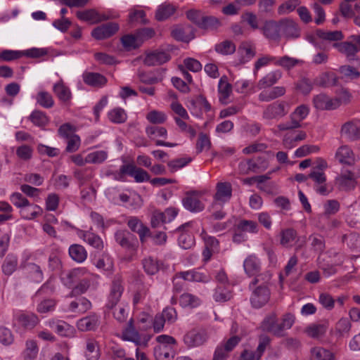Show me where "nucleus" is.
Here are the masks:
<instances>
[{"label": "nucleus", "instance_id": "f257e3e1", "mask_svg": "<svg viewBox=\"0 0 360 360\" xmlns=\"http://www.w3.org/2000/svg\"><path fill=\"white\" fill-rule=\"evenodd\" d=\"M266 281H260L259 285L253 291L250 301L252 305L255 308H261L265 305L269 300L270 291L266 285H264Z\"/></svg>", "mask_w": 360, "mask_h": 360}, {"label": "nucleus", "instance_id": "f03ea898", "mask_svg": "<svg viewBox=\"0 0 360 360\" xmlns=\"http://www.w3.org/2000/svg\"><path fill=\"white\" fill-rule=\"evenodd\" d=\"M119 25L116 22H107L95 27L91 36L96 40H103L111 37L119 30Z\"/></svg>", "mask_w": 360, "mask_h": 360}, {"label": "nucleus", "instance_id": "7ed1b4c3", "mask_svg": "<svg viewBox=\"0 0 360 360\" xmlns=\"http://www.w3.org/2000/svg\"><path fill=\"white\" fill-rule=\"evenodd\" d=\"M170 55L160 50H155L146 54L143 63L148 66L160 65L170 59Z\"/></svg>", "mask_w": 360, "mask_h": 360}, {"label": "nucleus", "instance_id": "20e7f679", "mask_svg": "<svg viewBox=\"0 0 360 360\" xmlns=\"http://www.w3.org/2000/svg\"><path fill=\"white\" fill-rule=\"evenodd\" d=\"M207 334L205 330H192L184 337L185 343L189 347L202 345L207 340Z\"/></svg>", "mask_w": 360, "mask_h": 360}, {"label": "nucleus", "instance_id": "39448f33", "mask_svg": "<svg viewBox=\"0 0 360 360\" xmlns=\"http://www.w3.org/2000/svg\"><path fill=\"white\" fill-rule=\"evenodd\" d=\"M195 31L196 30L191 25H188L185 28L176 27L172 30L171 35L178 41L188 43L195 38Z\"/></svg>", "mask_w": 360, "mask_h": 360}, {"label": "nucleus", "instance_id": "423d86ee", "mask_svg": "<svg viewBox=\"0 0 360 360\" xmlns=\"http://www.w3.org/2000/svg\"><path fill=\"white\" fill-rule=\"evenodd\" d=\"M264 35L269 39L278 41L281 38L280 21L267 20L262 28Z\"/></svg>", "mask_w": 360, "mask_h": 360}, {"label": "nucleus", "instance_id": "0eeeda50", "mask_svg": "<svg viewBox=\"0 0 360 360\" xmlns=\"http://www.w3.org/2000/svg\"><path fill=\"white\" fill-rule=\"evenodd\" d=\"M333 46L337 48L341 53L345 54L349 60H356L359 62V59L356 58L358 48L352 41L336 42L333 44Z\"/></svg>", "mask_w": 360, "mask_h": 360}, {"label": "nucleus", "instance_id": "6e6552de", "mask_svg": "<svg viewBox=\"0 0 360 360\" xmlns=\"http://www.w3.org/2000/svg\"><path fill=\"white\" fill-rule=\"evenodd\" d=\"M244 269L250 276H255V278L252 281V284L255 285L264 281V277L262 274H257L259 271V266L256 260L253 258H248L244 262Z\"/></svg>", "mask_w": 360, "mask_h": 360}, {"label": "nucleus", "instance_id": "1a4fd4ad", "mask_svg": "<svg viewBox=\"0 0 360 360\" xmlns=\"http://www.w3.org/2000/svg\"><path fill=\"white\" fill-rule=\"evenodd\" d=\"M281 30L287 38H297L300 35L298 25L290 19L280 20Z\"/></svg>", "mask_w": 360, "mask_h": 360}, {"label": "nucleus", "instance_id": "9d476101", "mask_svg": "<svg viewBox=\"0 0 360 360\" xmlns=\"http://www.w3.org/2000/svg\"><path fill=\"white\" fill-rule=\"evenodd\" d=\"M314 103L316 108L319 110H330L336 108L340 104V99L330 100L325 94L317 95L314 98Z\"/></svg>", "mask_w": 360, "mask_h": 360}, {"label": "nucleus", "instance_id": "9b49d317", "mask_svg": "<svg viewBox=\"0 0 360 360\" xmlns=\"http://www.w3.org/2000/svg\"><path fill=\"white\" fill-rule=\"evenodd\" d=\"M341 135L351 141H356L360 139V127L352 122H347L342 127Z\"/></svg>", "mask_w": 360, "mask_h": 360}, {"label": "nucleus", "instance_id": "f8f14e48", "mask_svg": "<svg viewBox=\"0 0 360 360\" xmlns=\"http://www.w3.org/2000/svg\"><path fill=\"white\" fill-rule=\"evenodd\" d=\"M336 184L340 190L349 191L354 188L356 184L354 174L352 172L347 171L346 174H341L336 178Z\"/></svg>", "mask_w": 360, "mask_h": 360}, {"label": "nucleus", "instance_id": "ddd939ff", "mask_svg": "<svg viewBox=\"0 0 360 360\" xmlns=\"http://www.w3.org/2000/svg\"><path fill=\"white\" fill-rule=\"evenodd\" d=\"M335 158L341 163L352 165L354 163V155L352 150L347 146L340 147L336 152Z\"/></svg>", "mask_w": 360, "mask_h": 360}, {"label": "nucleus", "instance_id": "4468645a", "mask_svg": "<svg viewBox=\"0 0 360 360\" xmlns=\"http://www.w3.org/2000/svg\"><path fill=\"white\" fill-rule=\"evenodd\" d=\"M84 83L94 87H100L107 83L106 77L98 72H85L83 75Z\"/></svg>", "mask_w": 360, "mask_h": 360}, {"label": "nucleus", "instance_id": "2eb2a0df", "mask_svg": "<svg viewBox=\"0 0 360 360\" xmlns=\"http://www.w3.org/2000/svg\"><path fill=\"white\" fill-rule=\"evenodd\" d=\"M182 202L185 208L191 212L201 211L203 209L201 202L193 193H187Z\"/></svg>", "mask_w": 360, "mask_h": 360}, {"label": "nucleus", "instance_id": "dca6fc26", "mask_svg": "<svg viewBox=\"0 0 360 360\" xmlns=\"http://www.w3.org/2000/svg\"><path fill=\"white\" fill-rule=\"evenodd\" d=\"M286 114L283 103H274L267 106L264 111V117L267 119H274L277 116H283Z\"/></svg>", "mask_w": 360, "mask_h": 360}, {"label": "nucleus", "instance_id": "f3484780", "mask_svg": "<svg viewBox=\"0 0 360 360\" xmlns=\"http://www.w3.org/2000/svg\"><path fill=\"white\" fill-rule=\"evenodd\" d=\"M128 226L134 232H137L139 234L141 243H144L146 236H150V231L149 229L144 226L143 224L140 223L136 218H132L128 221Z\"/></svg>", "mask_w": 360, "mask_h": 360}, {"label": "nucleus", "instance_id": "a211bd4d", "mask_svg": "<svg viewBox=\"0 0 360 360\" xmlns=\"http://www.w3.org/2000/svg\"><path fill=\"white\" fill-rule=\"evenodd\" d=\"M231 186L227 182H220L217 185V193L214 199L218 201L224 202L231 197Z\"/></svg>", "mask_w": 360, "mask_h": 360}, {"label": "nucleus", "instance_id": "6ab92c4d", "mask_svg": "<svg viewBox=\"0 0 360 360\" xmlns=\"http://www.w3.org/2000/svg\"><path fill=\"white\" fill-rule=\"evenodd\" d=\"M176 11V8L169 4L160 5L155 13V19L158 21H163L169 18Z\"/></svg>", "mask_w": 360, "mask_h": 360}, {"label": "nucleus", "instance_id": "aec40b11", "mask_svg": "<svg viewBox=\"0 0 360 360\" xmlns=\"http://www.w3.org/2000/svg\"><path fill=\"white\" fill-rule=\"evenodd\" d=\"M285 92V89L283 86L274 87L271 91H263L259 95V99L261 101L269 102L279 96H283Z\"/></svg>", "mask_w": 360, "mask_h": 360}, {"label": "nucleus", "instance_id": "412c9836", "mask_svg": "<svg viewBox=\"0 0 360 360\" xmlns=\"http://www.w3.org/2000/svg\"><path fill=\"white\" fill-rule=\"evenodd\" d=\"M122 293V288L119 281H115L112 283V289L110 294V300L107 304L109 309L113 308L119 302Z\"/></svg>", "mask_w": 360, "mask_h": 360}, {"label": "nucleus", "instance_id": "4be33fe9", "mask_svg": "<svg viewBox=\"0 0 360 360\" xmlns=\"http://www.w3.org/2000/svg\"><path fill=\"white\" fill-rule=\"evenodd\" d=\"M18 321L24 328L32 329L38 323L39 319L33 314H22L18 317Z\"/></svg>", "mask_w": 360, "mask_h": 360}, {"label": "nucleus", "instance_id": "5701e85b", "mask_svg": "<svg viewBox=\"0 0 360 360\" xmlns=\"http://www.w3.org/2000/svg\"><path fill=\"white\" fill-rule=\"evenodd\" d=\"M316 35L317 37L321 39L328 40L330 41H340L342 40L344 37L341 31L336 30L326 32L320 29L316 30Z\"/></svg>", "mask_w": 360, "mask_h": 360}, {"label": "nucleus", "instance_id": "b1692460", "mask_svg": "<svg viewBox=\"0 0 360 360\" xmlns=\"http://www.w3.org/2000/svg\"><path fill=\"white\" fill-rule=\"evenodd\" d=\"M121 42L123 47L127 51L138 49L141 45L140 44V39H138L136 34L124 35L121 38Z\"/></svg>", "mask_w": 360, "mask_h": 360}, {"label": "nucleus", "instance_id": "393cba45", "mask_svg": "<svg viewBox=\"0 0 360 360\" xmlns=\"http://www.w3.org/2000/svg\"><path fill=\"white\" fill-rule=\"evenodd\" d=\"M53 91L58 98L63 102L68 101L71 98V92L69 88L65 86L62 81L53 86Z\"/></svg>", "mask_w": 360, "mask_h": 360}, {"label": "nucleus", "instance_id": "a878e982", "mask_svg": "<svg viewBox=\"0 0 360 360\" xmlns=\"http://www.w3.org/2000/svg\"><path fill=\"white\" fill-rule=\"evenodd\" d=\"M70 257L77 262H82L86 258V252L80 245H72L69 249Z\"/></svg>", "mask_w": 360, "mask_h": 360}, {"label": "nucleus", "instance_id": "bb28decb", "mask_svg": "<svg viewBox=\"0 0 360 360\" xmlns=\"http://www.w3.org/2000/svg\"><path fill=\"white\" fill-rule=\"evenodd\" d=\"M221 26L220 20L212 15H204L199 28L202 30H217Z\"/></svg>", "mask_w": 360, "mask_h": 360}, {"label": "nucleus", "instance_id": "cd10ccee", "mask_svg": "<svg viewBox=\"0 0 360 360\" xmlns=\"http://www.w3.org/2000/svg\"><path fill=\"white\" fill-rule=\"evenodd\" d=\"M98 319L96 316H88L81 319L78 323V328L82 331L94 330L97 325Z\"/></svg>", "mask_w": 360, "mask_h": 360}, {"label": "nucleus", "instance_id": "c85d7f7f", "mask_svg": "<svg viewBox=\"0 0 360 360\" xmlns=\"http://www.w3.org/2000/svg\"><path fill=\"white\" fill-rule=\"evenodd\" d=\"M232 90L231 84L226 82V77H222L219 84V91L221 94L219 101L222 103H226L225 100L229 96Z\"/></svg>", "mask_w": 360, "mask_h": 360}, {"label": "nucleus", "instance_id": "c756f323", "mask_svg": "<svg viewBox=\"0 0 360 360\" xmlns=\"http://www.w3.org/2000/svg\"><path fill=\"white\" fill-rule=\"evenodd\" d=\"M215 51L224 55L232 54L236 51V46L231 41L226 40L217 44L215 46Z\"/></svg>", "mask_w": 360, "mask_h": 360}, {"label": "nucleus", "instance_id": "7c9ffc66", "mask_svg": "<svg viewBox=\"0 0 360 360\" xmlns=\"http://www.w3.org/2000/svg\"><path fill=\"white\" fill-rule=\"evenodd\" d=\"M342 240L343 243H346L350 248L360 250V236L358 234L355 233L345 234L342 236Z\"/></svg>", "mask_w": 360, "mask_h": 360}, {"label": "nucleus", "instance_id": "2f4dec72", "mask_svg": "<svg viewBox=\"0 0 360 360\" xmlns=\"http://www.w3.org/2000/svg\"><path fill=\"white\" fill-rule=\"evenodd\" d=\"M312 355L317 360H334V354L330 351L322 347H316L311 349Z\"/></svg>", "mask_w": 360, "mask_h": 360}, {"label": "nucleus", "instance_id": "473e14b6", "mask_svg": "<svg viewBox=\"0 0 360 360\" xmlns=\"http://www.w3.org/2000/svg\"><path fill=\"white\" fill-rule=\"evenodd\" d=\"M281 75L276 72H272L266 75L259 81L257 86L259 89H265L274 84L280 78Z\"/></svg>", "mask_w": 360, "mask_h": 360}, {"label": "nucleus", "instance_id": "72a5a7b5", "mask_svg": "<svg viewBox=\"0 0 360 360\" xmlns=\"http://www.w3.org/2000/svg\"><path fill=\"white\" fill-rule=\"evenodd\" d=\"M37 103L41 106L49 108L53 105V100L51 94L46 91H40L37 97Z\"/></svg>", "mask_w": 360, "mask_h": 360}, {"label": "nucleus", "instance_id": "f704fd0d", "mask_svg": "<svg viewBox=\"0 0 360 360\" xmlns=\"http://www.w3.org/2000/svg\"><path fill=\"white\" fill-rule=\"evenodd\" d=\"M109 119L115 123H123L126 121L127 115L122 108H115L109 112Z\"/></svg>", "mask_w": 360, "mask_h": 360}, {"label": "nucleus", "instance_id": "c9c22d12", "mask_svg": "<svg viewBox=\"0 0 360 360\" xmlns=\"http://www.w3.org/2000/svg\"><path fill=\"white\" fill-rule=\"evenodd\" d=\"M30 120L31 121L39 127H43L45 126L48 122L49 119L46 117V115L41 112V111H34L31 115H30Z\"/></svg>", "mask_w": 360, "mask_h": 360}, {"label": "nucleus", "instance_id": "e433bc0d", "mask_svg": "<svg viewBox=\"0 0 360 360\" xmlns=\"http://www.w3.org/2000/svg\"><path fill=\"white\" fill-rule=\"evenodd\" d=\"M297 236V233L293 229H287L281 232V244L283 245H288L293 241Z\"/></svg>", "mask_w": 360, "mask_h": 360}, {"label": "nucleus", "instance_id": "4c0bfd02", "mask_svg": "<svg viewBox=\"0 0 360 360\" xmlns=\"http://www.w3.org/2000/svg\"><path fill=\"white\" fill-rule=\"evenodd\" d=\"M146 13L142 10H135L129 14V22L134 23L140 22L143 25L148 23V20L145 18Z\"/></svg>", "mask_w": 360, "mask_h": 360}, {"label": "nucleus", "instance_id": "58836bf2", "mask_svg": "<svg viewBox=\"0 0 360 360\" xmlns=\"http://www.w3.org/2000/svg\"><path fill=\"white\" fill-rule=\"evenodd\" d=\"M18 260L15 257H7L2 265V271L6 275H11L16 269Z\"/></svg>", "mask_w": 360, "mask_h": 360}, {"label": "nucleus", "instance_id": "ea45409f", "mask_svg": "<svg viewBox=\"0 0 360 360\" xmlns=\"http://www.w3.org/2000/svg\"><path fill=\"white\" fill-rule=\"evenodd\" d=\"M146 118L150 122L157 124L164 123L167 117L163 112L153 110L147 114Z\"/></svg>", "mask_w": 360, "mask_h": 360}, {"label": "nucleus", "instance_id": "a19ab883", "mask_svg": "<svg viewBox=\"0 0 360 360\" xmlns=\"http://www.w3.org/2000/svg\"><path fill=\"white\" fill-rule=\"evenodd\" d=\"M307 334L314 338H319L323 336L326 333V326L324 325H313L308 327L306 330Z\"/></svg>", "mask_w": 360, "mask_h": 360}, {"label": "nucleus", "instance_id": "79ce46f5", "mask_svg": "<svg viewBox=\"0 0 360 360\" xmlns=\"http://www.w3.org/2000/svg\"><path fill=\"white\" fill-rule=\"evenodd\" d=\"M23 56L22 52L12 50H4L0 52V60L3 61H11L17 60Z\"/></svg>", "mask_w": 360, "mask_h": 360}, {"label": "nucleus", "instance_id": "37998d69", "mask_svg": "<svg viewBox=\"0 0 360 360\" xmlns=\"http://www.w3.org/2000/svg\"><path fill=\"white\" fill-rule=\"evenodd\" d=\"M277 323V317L275 313L269 315L262 322V327L264 330L273 333Z\"/></svg>", "mask_w": 360, "mask_h": 360}, {"label": "nucleus", "instance_id": "c03bdc74", "mask_svg": "<svg viewBox=\"0 0 360 360\" xmlns=\"http://www.w3.org/2000/svg\"><path fill=\"white\" fill-rule=\"evenodd\" d=\"M135 34L138 39H140V44H142L144 41L152 38L155 32L153 28L145 27L138 30Z\"/></svg>", "mask_w": 360, "mask_h": 360}, {"label": "nucleus", "instance_id": "a18cd8bd", "mask_svg": "<svg viewBox=\"0 0 360 360\" xmlns=\"http://www.w3.org/2000/svg\"><path fill=\"white\" fill-rule=\"evenodd\" d=\"M211 147V142L209 136L203 133L199 134L198 140L196 143V150L198 153L202 152L204 148L209 150Z\"/></svg>", "mask_w": 360, "mask_h": 360}, {"label": "nucleus", "instance_id": "49530a36", "mask_svg": "<svg viewBox=\"0 0 360 360\" xmlns=\"http://www.w3.org/2000/svg\"><path fill=\"white\" fill-rule=\"evenodd\" d=\"M77 17L82 20L89 21L94 20L96 21V18L98 16V13L94 9H89L82 11H77L76 13Z\"/></svg>", "mask_w": 360, "mask_h": 360}, {"label": "nucleus", "instance_id": "de8ad7c7", "mask_svg": "<svg viewBox=\"0 0 360 360\" xmlns=\"http://www.w3.org/2000/svg\"><path fill=\"white\" fill-rule=\"evenodd\" d=\"M177 276L188 281L200 282L202 281V275L195 271L179 272L177 274Z\"/></svg>", "mask_w": 360, "mask_h": 360}, {"label": "nucleus", "instance_id": "09e8293b", "mask_svg": "<svg viewBox=\"0 0 360 360\" xmlns=\"http://www.w3.org/2000/svg\"><path fill=\"white\" fill-rule=\"evenodd\" d=\"M170 349L167 345L158 346L155 348L154 354L157 360H169Z\"/></svg>", "mask_w": 360, "mask_h": 360}, {"label": "nucleus", "instance_id": "8fccbe9b", "mask_svg": "<svg viewBox=\"0 0 360 360\" xmlns=\"http://www.w3.org/2000/svg\"><path fill=\"white\" fill-rule=\"evenodd\" d=\"M205 15L200 11L191 9L186 12L187 18L196 25L198 27Z\"/></svg>", "mask_w": 360, "mask_h": 360}, {"label": "nucleus", "instance_id": "3c124183", "mask_svg": "<svg viewBox=\"0 0 360 360\" xmlns=\"http://www.w3.org/2000/svg\"><path fill=\"white\" fill-rule=\"evenodd\" d=\"M296 89L303 94H308L312 89V84L308 78L303 77L296 83Z\"/></svg>", "mask_w": 360, "mask_h": 360}, {"label": "nucleus", "instance_id": "603ef678", "mask_svg": "<svg viewBox=\"0 0 360 360\" xmlns=\"http://www.w3.org/2000/svg\"><path fill=\"white\" fill-rule=\"evenodd\" d=\"M340 72L350 79H356L360 76V72L355 68L351 65L341 66L340 68Z\"/></svg>", "mask_w": 360, "mask_h": 360}, {"label": "nucleus", "instance_id": "864d4df0", "mask_svg": "<svg viewBox=\"0 0 360 360\" xmlns=\"http://www.w3.org/2000/svg\"><path fill=\"white\" fill-rule=\"evenodd\" d=\"M301 63H302V60L295 59L288 56H283L277 62V64L288 70Z\"/></svg>", "mask_w": 360, "mask_h": 360}, {"label": "nucleus", "instance_id": "5fc2aeb1", "mask_svg": "<svg viewBox=\"0 0 360 360\" xmlns=\"http://www.w3.org/2000/svg\"><path fill=\"white\" fill-rule=\"evenodd\" d=\"M309 240H311V245L317 252H322L325 250V240L321 236H311Z\"/></svg>", "mask_w": 360, "mask_h": 360}, {"label": "nucleus", "instance_id": "6e6d98bb", "mask_svg": "<svg viewBox=\"0 0 360 360\" xmlns=\"http://www.w3.org/2000/svg\"><path fill=\"white\" fill-rule=\"evenodd\" d=\"M243 21H245L253 30H256L259 27L258 19L255 14L252 12H246L241 16Z\"/></svg>", "mask_w": 360, "mask_h": 360}, {"label": "nucleus", "instance_id": "4d7b16f0", "mask_svg": "<svg viewBox=\"0 0 360 360\" xmlns=\"http://www.w3.org/2000/svg\"><path fill=\"white\" fill-rule=\"evenodd\" d=\"M26 345L25 358L32 360L36 357L38 352L37 343L34 340H29Z\"/></svg>", "mask_w": 360, "mask_h": 360}, {"label": "nucleus", "instance_id": "13d9d810", "mask_svg": "<svg viewBox=\"0 0 360 360\" xmlns=\"http://www.w3.org/2000/svg\"><path fill=\"white\" fill-rule=\"evenodd\" d=\"M319 302L324 308L330 310L334 307L335 300L328 293H321L319 296Z\"/></svg>", "mask_w": 360, "mask_h": 360}, {"label": "nucleus", "instance_id": "bf43d9fd", "mask_svg": "<svg viewBox=\"0 0 360 360\" xmlns=\"http://www.w3.org/2000/svg\"><path fill=\"white\" fill-rule=\"evenodd\" d=\"M107 158V153L105 151H97L94 153L89 154L86 161L92 163H101L103 162Z\"/></svg>", "mask_w": 360, "mask_h": 360}, {"label": "nucleus", "instance_id": "052dcab7", "mask_svg": "<svg viewBox=\"0 0 360 360\" xmlns=\"http://www.w3.org/2000/svg\"><path fill=\"white\" fill-rule=\"evenodd\" d=\"M319 149V147L316 146L304 145L295 151V155L298 158L304 157L309 153L317 152Z\"/></svg>", "mask_w": 360, "mask_h": 360}, {"label": "nucleus", "instance_id": "680f3d73", "mask_svg": "<svg viewBox=\"0 0 360 360\" xmlns=\"http://www.w3.org/2000/svg\"><path fill=\"white\" fill-rule=\"evenodd\" d=\"M290 123H286V124H281L278 126L279 130L284 131V130H290L296 128L300 127V122H301L297 117H294V115H291L290 116Z\"/></svg>", "mask_w": 360, "mask_h": 360}, {"label": "nucleus", "instance_id": "e2e57ef3", "mask_svg": "<svg viewBox=\"0 0 360 360\" xmlns=\"http://www.w3.org/2000/svg\"><path fill=\"white\" fill-rule=\"evenodd\" d=\"M86 349L89 354H87L89 360H97L99 357V351L95 342L89 341L86 345Z\"/></svg>", "mask_w": 360, "mask_h": 360}, {"label": "nucleus", "instance_id": "0e129e2a", "mask_svg": "<svg viewBox=\"0 0 360 360\" xmlns=\"http://www.w3.org/2000/svg\"><path fill=\"white\" fill-rule=\"evenodd\" d=\"M68 146L66 148V151L69 152V153H72V152L76 151L79 148V143H80L79 137L76 134H73L71 136H70L69 138H68Z\"/></svg>", "mask_w": 360, "mask_h": 360}, {"label": "nucleus", "instance_id": "69168bd1", "mask_svg": "<svg viewBox=\"0 0 360 360\" xmlns=\"http://www.w3.org/2000/svg\"><path fill=\"white\" fill-rule=\"evenodd\" d=\"M32 149L27 145H23L17 148L16 153L18 156L25 160H29L32 157Z\"/></svg>", "mask_w": 360, "mask_h": 360}, {"label": "nucleus", "instance_id": "338daca9", "mask_svg": "<svg viewBox=\"0 0 360 360\" xmlns=\"http://www.w3.org/2000/svg\"><path fill=\"white\" fill-rule=\"evenodd\" d=\"M0 341L6 345H10L13 341L11 332L6 328H0Z\"/></svg>", "mask_w": 360, "mask_h": 360}, {"label": "nucleus", "instance_id": "774afa93", "mask_svg": "<svg viewBox=\"0 0 360 360\" xmlns=\"http://www.w3.org/2000/svg\"><path fill=\"white\" fill-rule=\"evenodd\" d=\"M184 63L187 69L193 72H198L202 69L201 63L194 58H186Z\"/></svg>", "mask_w": 360, "mask_h": 360}]
</instances>
